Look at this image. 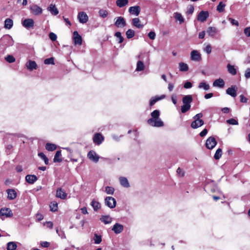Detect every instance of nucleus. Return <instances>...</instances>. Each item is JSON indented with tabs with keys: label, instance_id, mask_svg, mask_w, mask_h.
Segmentation results:
<instances>
[{
	"label": "nucleus",
	"instance_id": "obj_1",
	"mask_svg": "<svg viewBox=\"0 0 250 250\" xmlns=\"http://www.w3.org/2000/svg\"><path fill=\"white\" fill-rule=\"evenodd\" d=\"M160 112L159 110H155L151 113V118L149 119L147 123L151 126L162 127L164 125V122L160 118Z\"/></svg>",
	"mask_w": 250,
	"mask_h": 250
},
{
	"label": "nucleus",
	"instance_id": "obj_2",
	"mask_svg": "<svg viewBox=\"0 0 250 250\" xmlns=\"http://www.w3.org/2000/svg\"><path fill=\"white\" fill-rule=\"evenodd\" d=\"M138 58H140L141 60L138 61L137 63L136 70L137 71H143L145 69V65L143 61H144L146 64H149V56L147 54H141L139 56Z\"/></svg>",
	"mask_w": 250,
	"mask_h": 250
},
{
	"label": "nucleus",
	"instance_id": "obj_3",
	"mask_svg": "<svg viewBox=\"0 0 250 250\" xmlns=\"http://www.w3.org/2000/svg\"><path fill=\"white\" fill-rule=\"evenodd\" d=\"M217 144L216 139L213 137H209L206 141V146L209 149H213Z\"/></svg>",
	"mask_w": 250,
	"mask_h": 250
},
{
	"label": "nucleus",
	"instance_id": "obj_4",
	"mask_svg": "<svg viewBox=\"0 0 250 250\" xmlns=\"http://www.w3.org/2000/svg\"><path fill=\"white\" fill-rule=\"evenodd\" d=\"M105 203L110 208H114L116 207V200L112 197H107L105 199Z\"/></svg>",
	"mask_w": 250,
	"mask_h": 250
},
{
	"label": "nucleus",
	"instance_id": "obj_5",
	"mask_svg": "<svg viewBox=\"0 0 250 250\" xmlns=\"http://www.w3.org/2000/svg\"><path fill=\"white\" fill-rule=\"evenodd\" d=\"M87 157L91 161L97 163L99 160V156L94 150H90L87 154Z\"/></svg>",
	"mask_w": 250,
	"mask_h": 250
},
{
	"label": "nucleus",
	"instance_id": "obj_6",
	"mask_svg": "<svg viewBox=\"0 0 250 250\" xmlns=\"http://www.w3.org/2000/svg\"><path fill=\"white\" fill-rule=\"evenodd\" d=\"M67 194L62 188H58L56 190V196L61 199H65L67 197Z\"/></svg>",
	"mask_w": 250,
	"mask_h": 250
},
{
	"label": "nucleus",
	"instance_id": "obj_7",
	"mask_svg": "<svg viewBox=\"0 0 250 250\" xmlns=\"http://www.w3.org/2000/svg\"><path fill=\"white\" fill-rule=\"evenodd\" d=\"M22 25L27 29L33 28L34 25V21L32 19H26L22 22Z\"/></svg>",
	"mask_w": 250,
	"mask_h": 250
},
{
	"label": "nucleus",
	"instance_id": "obj_8",
	"mask_svg": "<svg viewBox=\"0 0 250 250\" xmlns=\"http://www.w3.org/2000/svg\"><path fill=\"white\" fill-rule=\"evenodd\" d=\"M104 140V137L100 133L95 134L93 138V142L97 145H100L101 144Z\"/></svg>",
	"mask_w": 250,
	"mask_h": 250
},
{
	"label": "nucleus",
	"instance_id": "obj_9",
	"mask_svg": "<svg viewBox=\"0 0 250 250\" xmlns=\"http://www.w3.org/2000/svg\"><path fill=\"white\" fill-rule=\"evenodd\" d=\"M126 23L125 19L122 17H119L115 22V25L118 28H123L126 25Z\"/></svg>",
	"mask_w": 250,
	"mask_h": 250
},
{
	"label": "nucleus",
	"instance_id": "obj_10",
	"mask_svg": "<svg viewBox=\"0 0 250 250\" xmlns=\"http://www.w3.org/2000/svg\"><path fill=\"white\" fill-rule=\"evenodd\" d=\"M191 59L194 61H200L201 60V55L197 50H193L190 53Z\"/></svg>",
	"mask_w": 250,
	"mask_h": 250
},
{
	"label": "nucleus",
	"instance_id": "obj_11",
	"mask_svg": "<svg viewBox=\"0 0 250 250\" xmlns=\"http://www.w3.org/2000/svg\"><path fill=\"white\" fill-rule=\"evenodd\" d=\"M73 40L75 45H81L82 44V38L78 34L77 31H74L73 33Z\"/></svg>",
	"mask_w": 250,
	"mask_h": 250
},
{
	"label": "nucleus",
	"instance_id": "obj_12",
	"mask_svg": "<svg viewBox=\"0 0 250 250\" xmlns=\"http://www.w3.org/2000/svg\"><path fill=\"white\" fill-rule=\"evenodd\" d=\"M78 18L79 21L82 23H86L88 19L87 14L84 12H81L79 13Z\"/></svg>",
	"mask_w": 250,
	"mask_h": 250
},
{
	"label": "nucleus",
	"instance_id": "obj_13",
	"mask_svg": "<svg viewBox=\"0 0 250 250\" xmlns=\"http://www.w3.org/2000/svg\"><path fill=\"white\" fill-rule=\"evenodd\" d=\"M30 10L31 13L35 15L41 14L42 11L40 7L36 4L33 5L30 7Z\"/></svg>",
	"mask_w": 250,
	"mask_h": 250
},
{
	"label": "nucleus",
	"instance_id": "obj_14",
	"mask_svg": "<svg viewBox=\"0 0 250 250\" xmlns=\"http://www.w3.org/2000/svg\"><path fill=\"white\" fill-rule=\"evenodd\" d=\"M208 11H201L198 15L197 20L201 22L205 21L208 17Z\"/></svg>",
	"mask_w": 250,
	"mask_h": 250
},
{
	"label": "nucleus",
	"instance_id": "obj_15",
	"mask_svg": "<svg viewBox=\"0 0 250 250\" xmlns=\"http://www.w3.org/2000/svg\"><path fill=\"white\" fill-rule=\"evenodd\" d=\"M141 8L139 6H134L130 7L128 9V12L132 15L138 16L140 13Z\"/></svg>",
	"mask_w": 250,
	"mask_h": 250
},
{
	"label": "nucleus",
	"instance_id": "obj_16",
	"mask_svg": "<svg viewBox=\"0 0 250 250\" xmlns=\"http://www.w3.org/2000/svg\"><path fill=\"white\" fill-rule=\"evenodd\" d=\"M0 215L6 217H11L13 215L12 210L8 208H1L0 210Z\"/></svg>",
	"mask_w": 250,
	"mask_h": 250
},
{
	"label": "nucleus",
	"instance_id": "obj_17",
	"mask_svg": "<svg viewBox=\"0 0 250 250\" xmlns=\"http://www.w3.org/2000/svg\"><path fill=\"white\" fill-rule=\"evenodd\" d=\"M124 229V226L119 223H116L112 229V230L116 233L119 234L122 232Z\"/></svg>",
	"mask_w": 250,
	"mask_h": 250
},
{
	"label": "nucleus",
	"instance_id": "obj_18",
	"mask_svg": "<svg viewBox=\"0 0 250 250\" xmlns=\"http://www.w3.org/2000/svg\"><path fill=\"white\" fill-rule=\"evenodd\" d=\"M236 91L237 88L236 86H231L227 89L226 93L233 97H235L237 95Z\"/></svg>",
	"mask_w": 250,
	"mask_h": 250
},
{
	"label": "nucleus",
	"instance_id": "obj_19",
	"mask_svg": "<svg viewBox=\"0 0 250 250\" xmlns=\"http://www.w3.org/2000/svg\"><path fill=\"white\" fill-rule=\"evenodd\" d=\"M7 193V198L9 200H14L17 197V193L15 190L13 189H8L6 190Z\"/></svg>",
	"mask_w": 250,
	"mask_h": 250
},
{
	"label": "nucleus",
	"instance_id": "obj_20",
	"mask_svg": "<svg viewBox=\"0 0 250 250\" xmlns=\"http://www.w3.org/2000/svg\"><path fill=\"white\" fill-rule=\"evenodd\" d=\"M37 180V177L35 175H27L25 177L26 181L30 184H34Z\"/></svg>",
	"mask_w": 250,
	"mask_h": 250
},
{
	"label": "nucleus",
	"instance_id": "obj_21",
	"mask_svg": "<svg viewBox=\"0 0 250 250\" xmlns=\"http://www.w3.org/2000/svg\"><path fill=\"white\" fill-rule=\"evenodd\" d=\"M212 85L214 87L223 88L225 85V82L222 79L219 78L215 80L213 83Z\"/></svg>",
	"mask_w": 250,
	"mask_h": 250
},
{
	"label": "nucleus",
	"instance_id": "obj_22",
	"mask_svg": "<svg viewBox=\"0 0 250 250\" xmlns=\"http://www.w3.org/2000/svg\"><path fill=\"white\" fill-rule=\"evenodd\" d=\"M204 124L203 120H194L191 124V127L194 129L197 128L203 125Z\"/></svg>",
	"mask_w": 250,
	"mask_h": 250
},
{
	"label": "nucleus",
	"instance_id": "obj_23",
	"mask_svg": "<svg viewBox=\"0 0 250 250\" xmlns=\"http://www.w3.org/2000/svg\"><path fill=\"white\" fill-rule=\"evenodd\" d=\"M182 102L184 104L190 105V103L192 102V97L190 95L185 96L183 99Z\"/></svg>",
	"mask_w": 250,
	"mask_h": 250
},
{
	"label": "nucleus",
	"instance_id": "obj_24",
	"mask_svg": "<svg viewBox=\"0 0 250 250\" xmlns=\"http://www.w3.org/2000/svg\"><path fill=\"white\" fill-rule=\"evenodd\" d=\"M166 97L165 95H162L160 96H156L155 97L152 98L150 99L149 104L150 106L154 105L157 101L164 99Z\"/></svg>",
	"mask_w": 250,
	"mask_h": 250
},
{
	"label": "nucleus",
	"instance_id": "obj_25",
	"mask_svg": "<svg viewBox=\"0 0 250 250\" xmlns=\"http://www.w3.org/2000/svg\"><path fill=\"white\" fill-rule=\"evenodd\" d=\"M47 10L53 15H57L59 13V11L55 4H51L48 7Z\"/></svg>",
	"mask_w": 250,
	"mask_h": 250
},
{
	"label": "nucleus",
	"instance_id": "obj_26",
	"mask_svg": "<svg viewBox=\"0 0 250 250\" xmlns=\"http://www.w3.org/2000/svg\"><path fill=\"white\" fill-rule=\"evenodd\" d=\"M28 69L30 71L33 69H36L37 67V65L35 61H29L26 64Z\"/></svg>",
	"mask_w": 250,
	"mask_h": 250
},
{
	"label": "nucleus",
	"instance_id": "obj_27",
	"mask_svg": "<svg viewBox=\"0 0 250 250\" xmlns=\"http://www.w3.org/2000/svg\"><path fill=\"white\" fill-rule=\"evenodd\" d=\"M119 181L121 185L125 188L129 187V183L126 178L125 177H120L119 178Z\"/></svg>",
	"mask_w": 250,
	"mask_h": 250
},
{
	"label": "nucleus",
	"instance_id": "obj_28",
	"mask_svg": "<svg viewBox=\"0 0 250 250\" xmlns=\"http://www.w3.org/2000/svg\"><path fill=\"white\" fill-rule=\"evenodd\" d=\"M132 23L134 26L138 28H142L144 27V25L141 23V21L139 18L133 19Z\"/></svg>",
	"mask_w": 250,
	"mask_h": 250
},
{
	"label": "nucleus",
	"instance_id": "obj_29",
	"mask_svg": "<svg viewBox=\"0 0 250 250\" xmlns=\"http://www.w3.org/2000/svg\"><path fill=\"white\" fill-rule=\"evenodd\" d=\"M228 72L232 75H235L237 73V70L235 68V66L234 65H231L229 63L228 64L227 66Z\"/></svg>",
	"mask_w": 250,
	"mask_h": 250
},
{
	"label": "nucleus",
	"instance_id": "obj_30",
	"mask_svg": "<svg viewBox=\"0 0 250 250\" xmlns=\"http://www.w3.org/2000/svg\"><path fill=\"white\" fill-rule=\"evenodd\" d=\"M217 30L215 27H209L207 30V33L208 36L213 37L217 33Z\"/></svg>",
	"mask_w": 250,
	"mask_h": 250
},
{
	"label": "nucleus",
	"instance_id": "obj_31",
	"mask_svg": "<svg viewBox=\"0 0 250 250\" xmlns=\"http://www.w3.org/2000/svg\"><path fill=\"white\" fill-rule=\"evenodd\" d=\"M13 25V21L11 19H6L4 21V28L10 29Z\"/></svg>",
	"mask_w": 250,
	"mask_h": 250
},
{
	"label": "nucleus",
	"instance_id": "obj_32",
	"mask_svg": "<svg viewBox=\"0 0 250 250\" xmlns=\"http://www.w3.org/2000/svg\"><path fill=\"white\" fill-rule=\"evenodd\" d=\"M100 220L102 222H104L105 224H108L111 223L112 218L109 215L102 216Z\"/></svg>",
	"mask_w": 250,
	"mask_h": 250
},
{
	"label": "nucleus",
	"instance_id": "obj_33",
	"mask_svg": "<svg viewBox=\"0 0 250 250\" xmlns=\"http://www.w3.org/2000/svg\"><path fill=\"white\" fill-rule=\"evenodd\" d=\"M61 151H57L55 155L53 161L55 163L58 162L60 163L62 161V159L61 158Z\"/></svg>",
	"mask_w": 250,
	"mask_h": 250
},
{
	"label": "nucleus",
	"instance_id": "obj_34",
	"mask_svg": "<svg viewBox=\"0 0 250 250\" xmlns=\"http://www.w3.org/2000/svg\"><path fill=\"white\" fill-rule=\"evenodd\" d=\"M179 70L182 72L187 71L188 70V66L187 63L181 62L179 63Z\"/></svg>",
	"mask_w": 250,
	"mask_h": 250
},
{
	"label": "nucleus",
	"instance_id": "obj_35",
	"mask_svg": "<svg viewBox=\"0 0 250 250\" xmlns=\"http://www.w3.org/2000/svg\"><path fill=\"white\" fill-rule=\"evenodd\" d=\"M7 250H15L17 247V244L14 242H10L7 243Z\"/></svg>",
	"mask_w": 250,
	"mask_h": 250
},
{
	"label": "nucleus",
	"instance_id": "obj_36",
	"mask_svg": "<svg viewBox=\"0 0 250 250\" xmlns=\"http://www.w3.org/2000/svg\"><path fill=\"white\" fill-rule=\"evenodd\" d=\"M198 88L200 89H204L205 90H208L209 89V85L206 82H202L199 83L198 85Z\"/></svg>",
	"mask_w": 250,
	"mask_h": 250
},
{
	"label": "nucleus",
	"instance_id": "obj_37",
	"mask_svg": "<svg viewBox=\"0 0 250 250\" xmlns=\"http://www.w3.org/2000/svg\"><path fill=\"white\" fill-rule=\"evenodd\" d=\"M45 148L48 151H53L57 148V146L53 144L47 143L45 145Z\"/></svg>",
	"mask_w": 250,
	"mask_h": 250
},
{
	"label": "nucleus",
	"instance_id": "obj_38",
	"mask_svg": "<svg viewBox=\"0 0 250 250\" xmlns=\"http://www.w3.org/2000/svg\"><path fill=\"white\" fill-rule=\"evenodd\" d=\"M128 0H117L116 4L119 7H122L127 4Z\"/></svg>",
	"mask_w": 250,
	"mask_h": 250
},
{
	"label": "nucleus",
	"instance_id": "obj_39",
	"mask_svg": "<svg viewBox=\"0 0 250 250\" xmlns=\"http://www.w3.org/2000/svg\"><path fill=\"white\" fill-rule=\"evenodd\" d=\"M91 205L92 206V207L95 211H97L101 207L100 204L98 202H97L95 200H93L91 202Z\"/></svg>",
	"mask_w": 250,
	"mask_h": 250
},
{
	"label": "nucleus",
	"instance_id": "obj_40",
	"mask_svg": "<svg viewBox=\"0 0 250 250\" xmlns=\"http://www.w3.org/2000/svg\"><path fill=\"white\" fill-rule=\"evenodd\" d=\"M174 17L177 21H179L180 23H182L184 22V20L182 15L179 13H174Z\"/></svg>",
	"mask_w": 250,
	"mask_h": 250
},
{
	"label": "nucleus",
	"instance_id": "obj_41",
	"mask_svg": "<svg viewBox=\"0 0 250 250\" xmlns=\"http://www.w3.org/2000/svg\"><path fill=\"white\" fill-rule=\"evenodd\" d=\"M222 154V149L221 148H218L216 150L215 153L214 154V159L216 160L219 159L221 158Z\"/></svg>",
	"mask_w": 250,
	"mask_h": 250
},
{
	"label": "nucleus",
	"instance_id": "obj_42",
	"mask_svg": "<svg viewBox=\"0 0 250 250\" xmlns=\"http://www.w3.org/2000/svg\"><path fill=\"white\" fill-rule=\"evenodd\" d=\"M50 210L52 211L55 212L58 209V204L56 202H52L50 205Z\"/></svg>",
	"mask_w": 250,
	"mask_h": 250
},
{
	"label": "nucleus",
	"instance_id": "obj_43",
	"mask_svg": "<svg viewBox=\"0 0 250 250\" xmlns=\"http://www.w3.org/2000/svg\"><path fill=\"white\" fill-rule=\"evenodd\" d=\"M93 240L95 244H99L102 242V237L101 235H99L95 233L94 236Z\"/></svg>",
	"mask_w": 250,
	"mask_h": 250
},
{
	"label": "nucleus",
	"instance_id": "obj_44",
	"mask_svg": "<svg viewBox=\"0 0 250 250\" xmlns=\"http://www.w3.org/2000/svg\"><path fill=\"white\" fill-rule=\"evenodd\" d=\"M115 36L117 38V41L119 43H121L124 41V38L122 37L121 33L117 32L115 34Z\"/></svg>",
	"mask_w": 250,
	"mask_h": 250
},
{
	"label": "nucleus",
	"instance_id": "obj_45",
	"mask_svg": "<svg viewBox=\"0 0 250 250\" xmlns=\"http://www.w3.org/2000/svg\"><path fill=\"white\" fill-rule=\"evenodd\" d=\"M135 32L132 29H128L126 32V37L128 39H131L134 36Z\"/></svg>",
	"mask_w": 250,
	"mask_h": 250
},
{
	"label": "nucleus",
	"instance_id": "obj_46",
	"mask_svg": "<svg viewBox=\"0 0 250 250\" xmlns=\"http://www.w3.org/2000/svg\"><path fill=\"white\" fill-rule=\"evenodd\" d=\"M104 191L107 194L112 195L114 192V188L113 187L107 186L105 187Z\"/></svg>",
	"mask_w": 250,
	"mask_h": 250
},
{
	"label": "nucleus",
	"instance_id": "obj_47",
	"mask_svg": "<svg viewBox=\"0 0 250 250\" xmlns=\"http://www.w3.org/2000/svg\"><path fill=\"white\" fill-rule=\"evenodd\" d=\"M225 4L223 2L221 1L217 6V10L219 12H222L224 10Z\"/></svg>",
	"mask_w": 250,
	"mask_h": 250
},
{
	"label": "nucleus",
	"instance_id": "obj_48",
	"mask_svg": "<svg viewBox=\"0 0 250 250\" xmlns=\"http://www.w3.org/2000/svg\"><path fill=\"white\" fill-rule=\"evenodd\" d=\"M190 105L184 104L181 106V112L182 113H186L190 108Z\"/></svg>",
	"mask_w": 250,
	"mask_h": 250
},
{
	"label": "nucleus",
	"instance_id": "obj_49",
	"mask_svg": "<svg viewBox=\"0 0 250 250\" xmlns=\"http://www.w3.org/2000/svg\"><path fill=\"white\" fill-rule=\"evenodd\" d=\"M39 156L43 160L46 165L48 164V159L43 153L41 152L38 154Z\"/></svg>",
	"mask_w": 250,
	"mask_h": 250
},
{
	"label": "nucleus",
	"instance_id": "obj_50",
	"mask_svg": "<svg viewBox=\"0 0 250 250\" xmlns=\"http://www.w3.org/2000/svg\"><path fill=\"white\" fill-rule=\"evenodd\" d=\"M5 60L9 63H12L15 61V59L12 55H9L5 57Z\"/></svg>",
	"mask_w": 250,
	"mask_h": 250
},
{
	"label": "nucleus",
	"instance_id": "obj_51",
	"mask_svg": "<svg viewBox=\"0 0 250 250\" xmlns=\"http://www.w3.org/2000/svg\"><path fill=\"white\" fill-rule=\"evenodd\" d=\"M227 123L229 125H238V122L234 119H230L227 120Z\"/></svg>",
	"mask_w": 250,
	"mask_h": 250
},
{
	"label": "nucleus",
	"instance_id": "obj_52",
	"mask_svg": "<svg viewBox=\"0 0 250 250\" xmlns=\"http://www.w3.org/2000/svg\"><path fill=\"white\" fill-rule=\"evenodd\" d=\"M99 15L101 17L103 18H105L107 17L108 15V12L106 10L104 9H101L99 11Z\"/></svg>",
	"mask_w": 250,
	"mask_h": 250
},
{
	"label": "nucleus",
	"instance_id": "obj_53",
	"mask_svg": "<svg viewBox=\"0 0 250 250\" xmlns=\"http://www.w3.org/2000/svg\"><path fill=\"white\" fill-rule=\"evenodd\" d=\"M44 63L45 64H54V58H50L46 59L44 61Z\"/></svg>",
	"mask_w": 250,
	"mask_h": 250
},
{
	"label": "nucleus",
	"instance_id": "obj_54",
	"mask_svg": "<svg viewBox=\"0 0 250 250\" xmlns=\"http://www.w3.org/2000/svg\"><path fill=\"white\" fill-rule=\"evenodd\" d=\"M204 51H205L207 54H210L211 52V47L209 44L207 45L206 47L204 49Z\"/></svg>",
	"mask_w": 250,
	"mask_h": 250
},
{
	"label": "nucleus",
	"instance_id": "obj_55",
	"mask_svg": "<svg viewBox=\"0 0 250 250\" xmlns=\"http://www.w3.org/2000/svg\"><path fill=\"white\" fill-rule=\"evenodd\" d=\"M148 37L150 39H151V40H154L155 39V37H156L155 33L154 32H153V31H150L148 33Z\"/></svg>",
	"mask_w": 250,
	"mask_h": 250
},
{
	"label": "nucleus",
	"instance_id": "obj_56",
	"mask_svg": "<svg viewBox=\"0 0 250 250\" xmlns=\"http://www.w3.org/2000/svg\"><path fill=\"white\" fill-rule=\"evenodd\" d=\"M49 38L52 41H55L57 39V36L54 33H50L49 34Z\"/></svg>",
	"mask_w": 250,
	"mask_h": 250
},
{
	"label": "nucleus",
	"instance_id": "obj_57",
	"mask_svg": "<svg viewBox=\"0 0 250 250\" xmlns=\"http://www.w3.org/2000/svg\"><path fill=\"white\" fill-rule=\"evenodd\" d=\"M245 77L246 79H249L250 78V68H248L246 70Z\"/></svg>",
	"mask_w": 250,
	"mask_h": 250
},
{
	"label": "nucleus",
	"instance_id": "obj_58",
	"mask_svg": "<svg viewBox=\"0 0 250 250\" xmlns=\"http://www.w3.org/2000/svg\"><path fill=\"white\" fill-rule=\"evenodd\" d=\"M44 225L46 226L47 228L49 229H52L53 228V224L52 222L48 221L44 223Z\"/></svg>",
	"mask_w": 250,
	"mask_h": 250
},
{
	"label": "nucleus",
	"instance_id": "obj_59",
	"mask_svg": "<svg viewBox=\"0 0 250 250\" xmlns=\"http://www.w3.org/2000/svg\"><path fill=\"white\" fill-rule=\"evenodd\" d=\"M192 86V83L190 82H187L185 83L184 87L185 88H190Z\"/></svg>",
	"mask_w": 250,
	"mask_h": 250
},
{
	"label": "nucleus",
	"instance_id": "obj_60",
	"mask_svg": "<svg viewBox=\"0 0 250 250\" xmlns=\"http://www.w3.org/2000/svg\"><path fill=\"white\" fill-rule=\"evenodd\" d=\"M203 117V114L202 113H198L196 115H195L193 117L194 120H202L201 119V118Z\"/></svg>",
	"mask_w": 250,
	"mask_h": 250
},
{
	"label": "nucleus",
	"instance_id": "obj_61",
	"mask_svg": "<svg viewBox=\"0 0 250 250\" xmlns=\"http://www.w3.org/2000/svg\"><path fill=\"white\" fill-rule=\"evenodd\" d=\"M244 33L247 37H250V27H247L245 29Z\"/></svg>",
	"mask_w": 250,
	"mask_h": 250
},
{
	"label": "nucleus",
	"instance_id": "obj_62",
	"mask_svg": "<svg viewBox=\"0 0 250 250\" xmlns=\"http://www.w3.org/2000/svg\"><path fill=\"white\" fill-rule=\"evenodd\" d=\"M41 246L43 248H47L49 246L50 244L46 241L42 242L41 243Z\"/></svg>",
	"mask_w": 250,
	"mask_h": 250
},
{
	"label": "nucleus",
	"instance_id": "obj_63",
	"mask_svg": "<svg viewBox=\"0 0 250 250\" xmlns=\"http://www.w3.org/2000/svg\"><path fill=\"white\" fill-rule=\"evenodd\" d=\"M176 172L178 173V174L179 175H180V176H183L184 175V173L183 171L180 167L178 168Z\"/></svg>",
	"mask_w": 250,
	"mask_h": 250
},
{
	"label": "nucleus",
	"instance_id": "obj_64",
	"mask_svg": "<svg viewBox=\"0 0 250 250\" xmlns=\"http://www.w3.org/2000/svg\"><path fill=\"white\" fill-rule=\"evenodd\" d=\"M208 133V130L206 128L204 129L200 133L201 137H204Z\"/></svg>",
	"mask_w": 250,
	"mask_h": 250
}]
</instances>
